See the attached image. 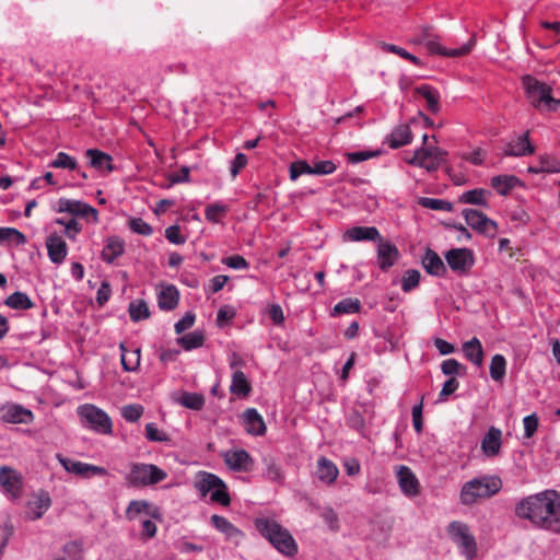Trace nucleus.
Returning <instances> with one entry per match:
<instances>
[{
  "label": "nucleus",
  "instance_id": "obj_1",
  "mask_svg": "<svg viewBox=\"0 0 560 560\" xmlns=\"http://www.w3.org/2000/svg\"><path fill=\"white\" fill-rule=\"evenodd\" d=\"M255 527L280 553L287 557H294L298 553L295 539L277 521L269 517H260L255 521Z\"/></svg>",
  "mask_w": 560,
  "mask_h": 560
},
{
  "label": "nucleus",
  "instance_id": "obj_2",
  "mask_svg": "<svg viewBox=\"0 0 560 560\" xmlns=\"http://www.w3.org/2000/svg\"><path fill=\"white\" fill-rule=\"evenodd\" d=\"M502 487V481L497 476H482L464 483L460 490V501L465 505H471L479 499H488L497 494Z\"/></svg>",
  "mask_w": 560,
  "mask_h": 560
},
{
  "label": "nucleus",
  "instance_id": "obj_3",
  "mask_svg": "<svg viewBox=\"0 0 560 560\" xmlns=\"http://www.w3.org/2000/svg\"><path fill=\"white\" fill-rule=\"evenodd\" d=\"M529 103L540 110L556 112L560 107V100L552 97V88L536 78L527 74L522 78Z\"/></svg>",
  "mask_w": 560,
  "mask_h": 560
},
{
  "label": "nucleus",
  "instance_id": "obj_4",
  "mask_svg": "<svg viewBox=\"0 0 560 560\" xmlns=\"http://www.w3.org/2000/svg\"><path fill=\"white\" fill-rule=\"evenodd\" d=\"M195 488L199 491L201 497H206L211 492L210 498L212 502L223 506L231 504V498L225 482L214 474L200 471L195 482Z\"/></svg>",
  "mask_w": 560,
  "mask_h": 560
},
{
  "label": "nucleus",
  "instance_id": "obj_5",
  "mask_svg": "<svg viewBox=\"0 0 560 560\" xmlns=\"http://www.w3.org/2000/svg\"><path fill=\"white\" fill-rule=\"evenodd\" d=\"M166 477V471L156 465L133 463L126 480L131 487H148L163 481Z\"/></svg>",
  "mask_w": 560,
  "mask_h": 560
},
{
  "label": "nucleus",
  "instance_id": "obj_6",
  "mask_svg": "<svg viewBox=\"0 0 560 560\" xmlns=\"http://www.w3.org/2000/svg\"><path fill=\"white\" fill-rule=\"evenodd\" d=\"M545 497L539 493L522 499L515 506V514L528 520L534 526L542 529Z\"/></svg>",
  "mask_w": 560,
  "mask_h": 560
},
{
  "label": "nucleus",
  "instance_id": "obj_7",
  "mask_svg": "<svg viewBox=\"0 0 560 560\" xmlns=\"http://www.w3.org/2000/svg\"><path fill=\"white\" fill-rule=\"evenodd\" d=\"M447 533L452 540L458 546L460 552L467 559H472L477 555V544L475 537L465 523L454 521L447 526Z\"/></svg>",
  "mask_w": 560,
  "mask_h": 560
},
{
  "label": "nucleus",
  "instance_id": "obj_8",
  "mask_svg": "<svg viewBox=\"0 0 560 560\" xmlns=\"http://www.w3.org/2000/svg\"><path fill=\"white\" fill-rule=\"evenodd\" d=\"M78 413L85 425L103 434L112 433L113 423L108 415L94 405L79 407Z\"/></svg>",
  "mask_w": 560,
  "mask_h": 560
},
{
  "label": "nucleus",
  "instance_id": "obj_9",
  "mask_svg": "<svg viewBox=\"0 0 560 560\" xmlns=\"http://www.w3.org/2000/svg\"><path fill=\"white\" fill-rule=\"evenodd\" d=\"M540 495L545 497L542 529L560 533V492L545 490Z\"/></svg>",
  "mask_w": 560,
  "mask_h": 560
},
{
  "label": "nucleus",
  "instance_id": "obj_10",
  "mask_svg": "<svg viewBox=\"0 0 560 560\" xmlns=\"http://www.w3.org/2000/svg\"><path fill=\"white\" fill-rule=\"evenodd\" d=\"M466 223L475 231L494 236L497 232V223L489 219L485 213L475 209H465L463 211Z\"/></svg>",
  "mask_w": 560,
  "mask_h": 560
},
{
  "label": "nucleus",
  "instance_id": "obj_11",
  "mask_svg": "<svg viewBox=\"0 0 560 560\" xmlns=\"http://www.w3.org/2000/svg\"><path fill=\"white\" fill-rule=\"evenodd\" d=\"M57 459L61 464V466L71 474L89 478L90 476H106L107 470L104 467L95 466L88 463H82L79 460H72L70 458L63 457L61 454H57Z\"/></svg>",
  "mask_w": 560,
  "mask_h": 560
},
{
  "label": "nucleus",
  "instance_id": "obj_12",
  "mask_svg": "<svg viewBox=\"0 0 560 560\" xmlns=\"http://www.w3.org/2000/svg\"><path fill=\"white\" fill-rule=\"evenodd\" d=\"M55 210L59 213L66 212L71 215L83 218L92 215L94 222H97L98 219V212L95 208L79 200H72L68 198H60L56 203Z\"/></svg>",
  "mask_w": 560,
  "mask_h": 560
},
{
  "label": "nucleus",
  "instance_id": "obj_13",
  "mask_svg": "<svg viewBox=\"0 0 560 560\" xmlns=\"http://www.w3.org/2000/svg\"><path fill=\"white\" fill-rule=\"evenodd\" d=\"M445 260L455 272H466L474 266V255L468 248H453L445 254Z\"/></svg>",
  "mask_w": 560,
  "mask_h": 560
},
{
  "label": "nucleus",
  "instance_id": "obj_14",
  "mask_svg": "<svg viewBox=\"0 0 560 560\" xmlns=\"http://www.w3.org/2000/svg\"><path fill=\"white\" fill-rule=\"evenodd\" d=\"M51 506V498L45 490H39L34 493L28 500L26 505V517L30 521H36L43 517V515Z\"/></svg>",
  "mask_w": 560,
  "mask_h": 560
},
{
  "label": "nucleus",
  "instance_id": "obj_15",
  "mask_svg": "<svg viewBox=\"0 0 560 560\" xmlns=\"http://www.w3.org/2000/svg\"><path fill=\"white\" fill-rule=\"evenodd\" d=\"M223 459L225 465L234 471H249L254 464L249 453L243 448L225 452Z\"/></svg>",
  "mask_w": 560,
  "mask_h": 560
},
{
  "label": "nucleus",
  "instance_id": "obj_16",
  "mask_svg": "<svg viewBox=\"0 0 560 560\" xmlns=\"http://www.w3.org/2000/svg\"><path fill=\"white\" fill-rule=\"evenodd\" d=\"M1 419L8 423H31L33 421V413L31 410L22 407L21 405L7 404L0 409Z\"/></svg>",
  "mask_w": 560,
  "mask_h": 560
},
{
  "label": "nucleus",
  "instance_id": "obj_17",
  "mask_svg": "<svg viewBox=\"0 0 560 560\" xmlns=\"http://www.w3.org/2000/svg\"><path fill=\"white\" fill-rule=\"evenodd\" d=\"M397 480L400 490L407 497H416L420 493V483L412 470L405 466H398Z\"/></svg>",
  "mask_w": 560,
  "mask_h": 560
},
{
  "label": "nucleus",
  "instance_id": "obj_18",
  "mask_svg": "<svg viewBox=\"0 0 560 560\" xmlns=\"http://www.w3.org/2000/svg\"><path fill=\"white\" fill-rule=\"evenodd\" d=\"M475 45V38L471 37L469 42L457 49H447L439 43V38L429 39L424 44L431 54L446 56V57H462L468 55Z\"/></svg>",
  "mask_w": 560,
  "mask_h": 560
},
{
  "label": "nucleus",
  "instance_id": "obj_19",
  "mask_svg": "<svg viewBox=\"0 0 560 560\" xmlns=\"http://www.w3.org/2000/svg\"><path fill=\"white\" fill-rule=\"evenodd\" d=\"M502 445V432L495 427H491L481 440V451L487 457L499 455Z\"/></svg>",
  "mask_w": 560,
  "mask_h": 560
},
{
  "label": "nucleus",
  "instance_id": "obj_20",
  "mask_svg": "<svg viewBox=\"0 0 560 560\" xmlns=\"http://www.w3.org/2000/svg\"><path fill=\"white\" fill-rule=\"evenodd\" d=\"M46 247L49 259L57 265L61 264L68 254L67 243L56 233L46 238Z\"/></svg>",
  "mask_w": 560,
  "mask_h": 560
},
{
  "label": "nucleus",
  "instance_id": "obj_21",
  "mask_svg": "<svg viewBox=\"0 0 560 560\" xmlns=\"http://www.w3.org/2000/svg\"><path fill=\"white\" fill-rule=\"evenodd\" d=\"M85 155L89 159L90 166L101 173H110L114 170L113 159L109 154L98 149H88Z\"/></svg>",
  "mask_w": 560,
  "mask_h": 560
},
{
  "label": "nucleus",
  "instance_id": "obj_22",
  "mask_svg": "<svg viewBox=\"0 0 560 560\" xmlns=\"http://www.w3.org/2000/svg\"><path fill=\"white\" fill-rule=\"evenodd\" d=\"M142 513L148 514L153 518H160L161 516L159 508H152L145 500L130 501L126 509L125 516L128 521H132Z\"/></svg>",
  "mask_w": 560,
  "mask_h": 560
},
{
  "label": "nucleus",
  "instance_id": "obj_23",
  "mask_svg": "<svg viewBox=\"0 0 560 560\" xmlns=\"http://www.w3.org/2000/svg\"><path fill=\"white\" fill-rule=\"evenodd\" d=\"M211 524L215 529L225 535V537L230 540H233L235 544H238L243 538V533L241 529L235 527L226 517L221 515H212Z\"/></svg>",
  "mask_w": 560,
  "mask_h": 560
},
{
  "label": "nucleus",
  "instance_id": "obj_24",
  "mask_svg": "<svg viewBox=\"0 0 560 560\" xmlns=\"http://www.w3.org/2000/svg\"><path fill=\"white\" fill-rule=\"evenodd\" d=\"M124 252L125 241L117 235H113L106 238L101 256L105 262L113 264Z\"/></svg>",
  "mask_w": 560,
  "mask_h": 560
},
{
  "label": "nucleus",
  "instance_id": "obj_25",
  "mask_svg": "<svg viewBox=\"0 0 560 560\" xmlns=\"http://www.w3.org/2000/svg\"><path fill=\"white\" fill-rule=\"evenodd\" d=\"M262 476L271 482L282 483L284 481V471L281 464L275 457L267 455L262 457Z\"/></svg>",
  "mask_w": 560,
  "mask_h": 560
},
{
  "label": "nucleus",
  "instance_id": "obj_26",
  "mask_svg": "<svg viewBox=\"0 0 560 560\" xmlns=\"http://www.w3.org/2000/svg\"><path fill=\"white\" fill-rule=\"evenodd\" d=\"M244 425L248 434L264 435L266 432V424L262 417L255 408H248L244 411Z\"/></svg>",
  "mask_w": 560,
  "mask_h": 560
},
{
  "label": "nucleus",
  "instance_id": "obj_27",
  "mask_svg": "<svg viewBox=\"0 0 560 560\" xmlns=\"http://www.w3.org/2000/svg\"><path fill=\"white\" fill-rule=\"evenodd\" d=\"M422 266L429 275L435 277H443L447 271L441 257L431 248H427L422 257Z\"/></svg>",
  "mask_w": 560,
  "mask_h": 560
},
{
  "label": "nucleus",
  "instance_id": "obj_28",
  "mask_svg": "<svg viewBox=\"0 0 560 560\" xmlns=\"http://www.w3.org/2000/svg\"><path fill=\"white\" fill-rule=\"evenodd\" d=\"M399 256L397 247L389 242H381L377 248L380 268L384 271L389 269Z\"/></svg>",
  "mask_w": 560,
  "mask_h": 560
},
{
  "label": "nucleus",
  "instance_id": "obj_29",
  "mask_svg": "<svg viewBox=\"0 0 560 560\" xmlns=\"http://www.w3.org/2000/svg\"><path fill=\"white\" fill-rule=\"evenodd\" d=\"M534 153V147L529 142L528 131L517 138L515 142H510L504 149L506 156H525Z\"/></svg>",
  "mask_w": 560,
  "mask_h": 560
},
{
  "label": "nucleus",
  "instance_id": "obj_30",
  "mask_svg": "<svg viewBox=\"0 0 560 560\" xmlns=\"http://www.w3.org/2000/svg\"><path fill=\"white\" fill-rule=\"evenodd\" d=\"M0 483L5 491L10 492L14 497L20 494L21 480L14 469L2 466L0 468Z\"/></svg>",
  "mask_w": 560,
  "mask_h": 560
},
{
  "label": "nucleus",
  "instance_id": "obj_31",
  "mask_svg": "<svg viewBox=\"0 0 560 560\" xmlns=\"http://www.w3.org/2000/svg\"><path fill=\"white\" fill-rule=\"evenodd\" d=\"M415 93L417 95L422 96L427 101V108L432 114L439 113L441 106H440V93L439 91L428 84L419 85L415 89Z\"/></svg>",
  "mask_w": 560,
  "mask_h": 560
},
{
  "label": "nucleus",
  "instance_id": "obj_32",
  "mask_svg": "<svg viewBox=\"0 0 560 560\" xmlns=\"http://www.w3.org/2000/svg\"><path fill=\"white\" fill-rule=\"evenodd\" d=\"M463 353L465 358L477 366H480L483 361V349L480 340L477 337L463 343Z\"/></svg>",
  "mask_w": 560,
  "mask_h": 560
},
{
  "label": "nucleus",
  "instance_id": "obj_33",
  "mask_svg": "<svg viewBox=\"0 0 560 560\" xmlns=\"http://www.w3.org/2000/svg\"><path fill=\"white\" fill-rule=\"evenodd\" d=\"M346 237L352 242L381 240L380 232L375 226H354L346 232Z\"/></svg>",
  "mask_w": 560,
  "mask_h": 560
},
{
  "label": "nucleus",
  "instance_id": "obj_34",
  "mask_svg": "<svg viewBox=\"0 0 560 560\" xmlns=\"http://www.w3.org/2000/svg\"><path fill=\"white\" fill-rule=\"evenodd\" d=\"M412 140V132L408 125L397 126L387 137V143L390 148L397 149L410 143Z\"/></svg>",
  "mask_w": 560,
  "mask_h": 560
},
{
  "label": "nucleus",
  "instance_id": "obj_35",
  "mask_svg": "<svg viewBox=\"0 0 560 560\" xmlns=\"http://www.w3.org/2000/svg\"><path fill=\"white\" fill-rule=\"evenodd\" d=\"M339 474V470L337 466L326 457H320L317 460V469H316V476L317 478L326 483H332L337 476Z\"/></svg>",
  "mask_w": 560,
  "mask_h": 560
},
{
  "label": "nucleus",
  "instance_id": "obj_36",
  "mask_svg": "<svg viewBox=\"0 0 560 560\" xmlns=\"http://www.w3.org/2000/svg\"><path fill=\"white\" fill-rule=\"evenodd\" d=\"M521 180L514 175H498L491 178V187L502 196H506Z\"/></svg>",
  "mask_w": 560,
  "mask_h": 560
},
{
  "label": "nucleus",
  "instance_id": "obj_37",
  "mask_svg": "<svg viewBox=\"0 0 560 560\" xmlns=\"http://www.w3.org/2000/svg\"><path fill=\"white\" fill-rule=\"evenodd\" d=\"M250 390L252 386L246 375L242 371L235 370L232 375L230 392L238 397H246Z\"/></svg>",
  "mask_w": 560,
  "mask_h": 560
},
{
  "label": "nucleus",
  "instance_id": "obj_38",
  "mask_svg": "<svg viewBox=\"0 0 560 560\" xmlns=\"http://www.w3.org/2000/svg\"><path fill=\"white\" fill-rule=\"evenodd\" d=\"M120 361L124 370L127 372L136 371L140 365V348L128 350L124 343H120Z\"/></svg>",
  "mask_w": 560,
  "mask_h": 560
},
{
  "label": "nucleus",
  "instance_id": "obj_39",
  "mask_svg": "<svg viewBox=\"0 0 560 560\" xmlns=\"http://www.w3.org/2000/svg\"><path fill=\"white\" fill-rule=\"evenodd\" d=\"M178 291L174 285L163 288L159 293V306L162 310L171 311L178 304Z\"/></svg>",
  "mask_w": 560,
  "mask_h": 560
},
{
  "label": "nucleus",
  "instance_id": "obj_40",
  "mask_svg": "<svg viewBox=\"0 0 560 560\" xmlns=\"http://www.w3.org/2000/svg\"><path fill=\"white\" fill-rule=\"evenodd\" d=\"M4 304L12 310H31L34 307V302L24 292L16 291L9 295Z\"/></svg>",
  "mask_w": 560,
  "mask_h": 560
},
{
  "label": "nucleus",
  "instance_id": "obj_41",
  "mask_svg": "<svg viewBox=\"0 0 560 560\" xmlns=\"http://www.w3.org/2000/svg\"><path fill=\"white\" fill-rule=\"evenodd\" d=\"M361 302L358 299L347 298L339 301L331 311V316H340L343 314H354L360 312Z\"/></svg>",
  "mask_w": 560,
  "mask_h": 560
},
{
  "label": "nucleus",
  "instance_id": "obj_42",
  "mask_svg": "<svg viewBox=\"0 0 560 560\" xmlns=\"http://www.w3.org/2000/svg\"><path fill=\"white\" fill-rule=\"evenodd\" d=\"M490 376L494 382H502L506 373V360L502 354H494L489 368Z\"/></svg>",
  "mask_w": 560,
  "mask_h": 560
},
{
  "label": "nucleus",
  "instance_id": "obj_43",
  "mask_svg": "<svg viewBox=\"0 0 560 560\" xmlns=\"http://www.w3.org/2000/svg\"><path fill=\"white\" fill-rule=\"evenodd\" d=\"M50 167L62 168L68 171L78 170L77 160L66 152H58L56 158L49 163Z\"/></svg>",
  "mask_w": 560,
  "mask_h": 560
},
{
  "label": "nucleus",
  "instance_id": "obj_44",
  "mask_svg": "<svg viewBox=\"0 0 560 560\" xmlns=\"http://www.w3.org/2000/svg\"><path fill=\"white\" fill-rule=\"evenodd\" d=\"M489 194L490 192L483 188H476L472 190L465 191L459 197V201L463 203L483 206L487 203L485 197L486 195Z\"/></svg>",
  "mask_w": 560,
  "mask_h": 560
},
{
  "label": "nucleus",
  "instance_id": "obj_45",
  "mask_svg": "<svg viewBox=\"0 0 560 560\" xmlns=\"http://www.w3.org/2000/svg\"><path fill=\"white\" fill-rule=\"evenodd\" d=\"M179 404L191 410H201L205 405V397L201 394L185 392L178 399Z\"/></svg>",
  "mask_w": 560,
  "mask_h": 560
},
{
  "label": "nucleus",
  "instance_id": "obj_46",
  "mask_svg": "<svg viewBox=\"0 0 560 560\" xmlns=\"http://www.w3.org/2000/svg\"><path fill=\"white\" fill-rule=\"evenodd\" d=\"M128 312L133 322L145 319L150 316L148 304L143 300H136L129 304Z\"/></svg>",
  "mask_w": 560,
  "mask_h": 560
},
{
  "label": "nucleus",
  "instance_id": "obj_47",
  "mask_svg": "<svg viewBox=\"0 0 560 560\" xmlns=\"http://www.w3.org/2000/svg\"><path fill=\"white\" fill-rule=\"evenodd\" d=\"M407 162L411 165L423 167L429 172L435 171L441 165L439 161H434L432 158L421 155L415 152L412 158L408 159Z\"/></svg>",
  "mask_w": 560,
  "mask_h": 560
},
{
  "label": "nucleus",
  "instance_id": "obj_48",
  "mask_svg": "<svg viewBox=\"0 0 560 560\" xmlns=\"http://www.w3.org/2000/svg\"><path fill=\"white\" fill-rule=\"evenodd\" d=\"M203 335L199 331H194L184 335L178 339V342L185 350H192L203 345Z\"/></svg>",
  "mask_w": 560,
  "mask_h": 560
},
{
  "label": "nucleus",
  "instance_id": "obj_49",
  "mask_svg": "<svg viewBox=\"0 0 560 560\" xmlns=\"http://www.w3.org/2000/svg\"><path fill=\"white\" fill-rule=\"evenodd\" d=\"M419 205L423 208H428L436 211H446L450 212L453 209V205L448 201L435 198L422 197L419 200Z\"/></svg>",
  "mask_w": 560,
  "mask_h": 560
},
{
  "label": "nucleus",
  "instance_id": "obj_50",
  "mask_svg": "<svg viewBox=\"0 0 560 560\" xmlns=\"http://www.w3.org/2000/svg\"><path fill=\"white\" fill-rule=\"evenodd\" d=\"M14 242L16 245L26 242L25 235L14 228H0V244L3 242Z\"/></svg>",
  "mask_w": 560,
  "mask_h": 560
},
{
  "label": "nucleus",
  "instance_id": "obj_51",
  "mask_svg": "<svg viewBox=\"0 0 560 560\" xmlns=\"http://www.w3.org/2000/svg\"><path fill=\"white\" fill-rule=\"evenodd\" d=\"M421 275L417 269H408L401 278V289L404 292H410L418 287Z\"/></svg>",
  "mask_w": 560,
  "mask_h": 560
},
{
  "label": "nucleus",
  "instance_id": "obj_52",
  "mask_svg": "<svg viewBox=\"0 0 560 560\" xmlns=\"http://www.w3.org/2000/svg\"><path fill=\"white\" fill-rule=\"evenodd\" d=\"M228 212V208L221 203L208 205L205 210V217L212 223H219L221 218Z\"/></svg>",
  "mask_w": 560,
  "mask_h": 560
},
{
  "label": "nucleus",
  "instance_id": "obj_53",
  "mask_svg": "<svg viewBox=\"0 0 560 560\" xmlns=\"http://www.w3.org/2000/svg\"><path fill=\"white\" fill-rule=\"evenodd\" d=\"M382 48L385 51H387V52L396 54V55L400 56L401 58L411 61L416 66H421L422 65V62L420 61V59L418 57L411 55L406 49H404V48H401L399 46H396V45H393V44L383 43L382 44Z\"/></svg>",
  "mask_w": 560,
  "mask_h": 560
},
{
  "label": "nucleus",
  "instance_id": "obj_54",
  "mask_svg": "<svg viewBox=\"0 0 560 560\" xmlns=\"http://www.w3.org/2000/svg\"><path fill=\"white\" fill-rule=\"evenodd\" d=\"M441 370L445 375H463L466 373V366L455 359L444 360L441 364Z\"/></svg>",
  "mask_w": 560,
  "mask_h": 560
},
{
  "label": "nucleus",
  "instance_id": "obj_55",
  "mask_svg": "<svg viewBox=\"0 0 560 560\" xmlns=\"http://www.w3.org/2000/svg\"><path fill=\"white\" fill-rule=\"evenodd\" d=\"M128 226L133 233L139 235L149 236L153 233L152 226L141 218H132L128 222Z\"/></svg>",
  "mask_w": 560,
  "mask_h": 560
},
{
  "label": "nucleus",
  "instance_id": "obj_56",
  "mask_svg": "<svg viewBox=\"0 0 560 560\" xmlns=\"http://www.w3.org/2000/svg\"><path fill=\"white\" fill-rule=\"evenodd\" d=\"M303 174H313V166H311L306 161L299 160L290 165V178L295 180L299 176Z\"/></svg>",
  "mask_w": 560,
  "mask_h": 560
},
{
  "label": "nucleus",
  "instance_id": "obj_57",
  "mask_svg": "<svg viewBox=\"0 0 560 560\" xmlns=\"http://www.w3.org/2000/svg\"><path fill=\"white\" fill-rule=\"evenodd\" d=\"M143 413L141 405H127L121 408V416L128 422H137Z\"/></svg>",
  "mask_w": 560,
  "mask_h": 560
},
{
  "label": "nucleus",
  "instance_id": "obj_58",
  "mask_svg": "<svg viewBox=\"0 0 560 560\" xmlns=\"http://www.w3.org/2000/svg\"><path fill=\"white\" fill-rule=\"evenodd\" d=\"M145 438L151 442H167L170 436L160 431L154 423H148L145 425Z\"/></svg>",
  "mask_w": 560,
  "mask_h": 560
},
{
  "label": "nucleus",
  "instance_id": "obj_59",
  "mask_svg": "<svg viewBox=\"0 0 560 560\" xmlns=\"http://www.w3.org/2000/svg\"><path fill=\"white\" fill-rule=\"evenodd\" d=\"M166 240L176 245H182L186 242V237L180 233L179 225H171L165 230Z\"/></svg>",
  "mask_w": 560,
  "mask_h": 560
},
{
  "label": "nucleus",
  "instance_id": "obj_60",
  "mask_svg": "<svg viewBox=\"0 0 560 560\" xmlns=\"http://www.w3.org/2000/svg\"><path fill=\"white\" fill-rule=\"evenodd\" d=\"M222 262L228 267L236 270H244L247 269L249 266L247 260L240 255H232L226 258H223Z\"/></svg>",
  "mask_w": 560,
  "mask_h": 560
},
{
  "label": "nucleus",
  "instance_id": "obj_61",
  "mask_svg": "<svg viewBox=\"0 0 560 560\" xmlns=\"http://www.w3.org/2000/svg\"><path fill=\"white\" fill-rule=\"evenodd\" d=\"M415 152H418L419 154L425 155L428 158H432L434 161H439L440 164L444 161V156L446 155V152L438 147L420 148Z\"/></svg>",
  "mask_w": 560,
  "mask_h": 560
},
{
  "label": "nucleus",
  "instance_id": "obj_62",
  "mask_svg": "<svg viewBox=\"0 0 560 560\" xmlns=\"http://www.w3.org/2000/svg\"><path fill=\"white\" fill-rule=\"evenodd\" d=\"M540 170H542L544 173H560V161L549 156H542L540 158Z\"/></svg>",
  "mask_w": 560,
  "mask_h": 560
},
{
  "label": "nucleus",
  "instance_id": "obj_63",
  "mask_svg": "<svg viewBox=\"0 0 560 560\" xmlns=\"http://www.w3.org/2000/svg\"><path fill=\"white\" fill-rule=\"evenodd\" d=\"M336 171V165L332 161H319L313 166V174L328 175Z\"/></svg>",
  "mask_w": 560,
  "mask_h": 560
},
{
  "label": "nucleus",
  "instance_id": "obj_64",
  "mask_svg": "<svg viewBox=\"0 0 560 560\" xmlns=\"http://www.w3.org/2000/svg\"><path fill=\"white\" fill-rule=\"evenodd\" d=\"M458 386H459V382L455 377L448 378L444 383V385L440 392L439 399L445 400L450 395H452L453 393H455L457 390Z\"/></svg>",
  "mask_w": 560,
  "mask_h": 560
}]
</instances>
